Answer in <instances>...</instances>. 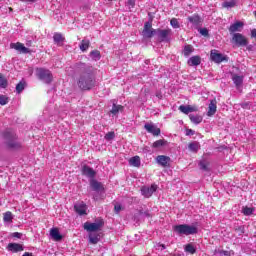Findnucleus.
Returning a JSON list of instances; mask_svg holds the SVG:
<instances>
[{
  "instance_id": "16",
  "label": "nucleus",
  "mask_w": 256,
  "mask_h": 256,
  "mask_svg": "<svg viewBox=\"0 0 256 256\" xmlns=\"http://www.w3.org/2000/svg\"><path fill=\"white\" fill-rule=\"evenodd\" d=\"M74 211L78 213V215H87V204L84 202H78L74 205Z\"/></svg>"
},
{
  "instance_id": "48",
  "label": "nucleus",
  "mask_w": 256,
  "mask_h": 256,
  "mask_svg": "<svg viewBox=\"0 0 256 256\" xmlns=\"http://www.w3.org/2000/svg\"><path fill=\"white\" fill-rule=\"evenodd\" d=\"M126 5L128 7H135V0H127Z\"/></svg>"
},
{
  "instance_id": "25",
  "label": "nucleus",
  "mask_w": 256,
  "mask_h": 256,
  "mask_svg": "<svg viewBox=\"0 0 256 256\" xmlns=\"http://www.w3.org/2000/svg\"><path fill=\"white\" fill-rule=\"evenodd\" d=\"M54 43L58 45V47H63V42L65 41V37L61 33H55L53 36Z\"/></svg>"
},
{
  "instance_id": "15",
  "label": "nucleus",
  "mask_w": 256,
  "mask_h": 256,
  "mask_svg": "<svg viewBox=\"0 0 256 256\" xmlns=\"http://www.w3.org/2000/svg\"><path fill=\"white\" fill-rule=\"evenodd\" d=\"M156 161L158 165H161V167H169V163H171V157L159 155L156 157Z\"/></svg>"
},
{
  "instance_id": "12",
  "label": "nucleus",
  "mask_w": 256,
  "mask_h": 256,
  "mask_svg": "<svg viewBox=\"0 0 256 256\" xmlns=\"http://www.w3.org/2000/svg\"><path fill=\"white\" fill-rule=\"evenodd\" d=\"M158 186L156 184H152L151 187H142L141 188V193L144 197H146V199H149V197H151L155 191H157Z\"/></svg>"
},
{
  "instance_id": "24",
  "label": "nucleus",
  "mask_w": 256,
  "mask_h": 256,
  "mask_svg": "<svg viewBox=\"0 0 256 256\" xmlns=\"http://www.w3.org/2000/svg\"><path fill=\"white\" fill-rule=\"evenodd\" d=\"M50 235L54 241H61V239H63V235H61V233H59L58 228L51 229Z\"/></svg>"
},
{
  "instance_id": "26",
  "label": "nucleus",
  "mask_w": 256,
  "mask_h": 256,
  "mask_svg": "<svg viewBox=\"0 0 256 256\" xmlns=\"http://www.w3.org/2000/svg\"><path fill=\"white\" fill-rule=\"evenodd\" d=\"M165 145H167V140H165V139H160V140H156V141L152 144V148H153V149H161V147H165Z\"/></svg>"
},
{
  "instance_id": "28",
  "label": "nucleus",
  "mask_w": 256,
  "mask_h": 256,
  "mask_svg": "<svg viewBox=\"0 0 256 256\" xmlns=\"http://www.w3.org/2000/svg\"><path fill=\"white\" fill-rule=\"evenodd\" d=\"M189 119L192 123H195V125H199V123L203 121V117L199 115H193V114L189 115Z\"/></svg>"
},
{
  "instance_id": "58",
  "label": "nucleus",
  "mask_w": 256,
  "mask_h": 256,
  "mask_svg": "<svg viewBox=\"0 0 256 256\" xmlns=\"http://www.w3.org/2000/svg\"><path fill=\"white\" fill-rule=\"evenodd\" d=\"M108 1H113V0H108Z\"/></svg>"
},
{
  "instance_id": "27",
  "label": "nucleus",
  "mask_w": 256,
  "mask_h": 256,
  "mask_svg": "<svg viewBox=\"0 0 256 256\" xmlns=\"http://www.w3.org/2000/svg\"><path fill=\"white\" fill-rule=\"evenodd\" d=\"M129 163L132 167H141V158L139 156H134L130 158Z\"/></svg>"
},
{
  "instance_id": "49",
  "label": "nucleus",
  "mask_w": 256,
  "mask_h": 256,
  "mask_svg": "<svg viewBox=\"0 0 256 256\" xmlns=\"http://www.w3.org/2000/svg\"><path fill=\"white\" fill-rule=\"evenodd\" d=\"M242 109H251V104L249 102L241 104Z\"/></svg>"
},
{
  "instance_id": "10",
  "label": "nucleus",
  "mask_w": 256,
  "mask_h": 256,
  "mask_svg": "<svg viewBox=\"0 0 256 256\" xmlns=\"http://www.w3.org/2000/svg\"><path fill=\"white\" fill-rule=\"evenodd\" d=\"M144 129L147 131V133L154 135V137H159V135H161V129L155 126V124L146 123L144 125Z\"/></svg>"
},
{
  "instance_id": "31",
  "label": "nucleus",
  "mask_w": 256,
  "mask_h": 256,
  "mask_svg": "<svg viewBox=\"0 0 256 256\" xmlns=\"http://www.w3.org/2000/svg\"><path fill=\"white\" fill-rule=\"evenodd\" d=\"M186 253H190L191 255H195L197 253V250L195 249V246L193 244H187L184 248Z\"/></svg>"
},
{
  "instance_id": "34",
  "label": "nucleus",
  "mask_w": 256,
  "mask_h": 256,
  "mask_svg": "<svg viewBox=\"0 0 256 256\" xmlns=\"http://www.w3.org/2000/svg\"><path fill=\"white\" fill-rule=\"evenodd\" d=\"M89 45H91V42L89 40H82L80 44V49L85 52L87 49H89Z\"/></svg>"
},
{
  "instance_id": "8",
  "label": "nucleus",
  "mask_w": 256,
  "mask_h": 256,
  "mask_svg": "<svg viewBox=\"0 0 256 256\" xmlns=\"http://www.w3.org/2000/svg\"><path fill=\"white\" fill-rule=\"evenodd\" d=\"M156 31L157 30L153 29V24L151 22H146L144 24V29L142 31V35L146 39H151V37H153V35H155Z\"/></svg>"
},
{
  "instance_id": "47",
  "label": "nucleus",
  "mask_w": 256,
  "mask_h": 256,
  "mask_svg": "<svg viewBox=\"0 0 256 256\" xmlns=\"http://www.w3.org/2000/svg\"><path fill=\"white\" fill-rule=\"evenodd\" d=\"M218 253L219 255H223V256H231V252L228 250H219Z\"/></svg>"
},
{
  "instance_id": "3",
  "label": "nucleus",
  "mask_w": 256,
  "mask_h": 256,
  "mask_svg": "<svg viewBox=\"0 0 256 256\" xmlns=\"http://www.w3.org/2000/svg\"><path fill=\"white\" fill-rule=\"evenodd\" d=\"M3 138L5 139V146L9 151H19V149L23 148V145L18 140L17 134L13 130L4 131Z\"/></svg>"
},
{
  "instance_id": "51",
  "label": "nucleus",
  "mask_w": 256,
  "mask_h": 256,
  "mask_svg": "<svg viewBox=\"0 0 256 256\" xmlns=\"http://www.w3.org/2000/svg\"><path fill=\"white\" fill-rule=\"evenodd\" d=\"M186 135L189 136V135H195V130L193 129H186Z\"/></svg>"
},
{
  "instance_id": "33",
  "label": "nucleus",
  "mask_w": 256,
  "mask_h": 256,
  "mask_svg": "<svg viewBox=\"0 0 256 256\" xmlns=\"http://www.w3.org/2000/svg\"><path fill=\"white\" fill-rule=\"evenodd\" d=\"M188 149L190 151H193V153H197V151H199V143L198 142L189 143Z\"/></svg>"
},
{
  "instance_id": "42",
  "label": "nucleus",
  "mask_w": 256,
  "mask_h": 256,
  "mask_svg": "<svg viewBox=\"0 0 256 256\" xmlns=\"http://www.w3.org/2000/svg\"><path fill=\"white\" fill-rule=\"evenodd\" d=\"M253 211H254L253 208H249V207H244L243 208V214L244 215H253Z\"/></svg>"
},
{
  "instance_id": "46",
  "label": "nucleus",
  "mask_w": 256,
  "mask_h": 256,
  "mask_svg": "<svg viewBox=\"0 0 256 256\" xmlns=\"http://www.w3.org/2000/svg\"><path fill=\"white\" fill-rule=\"evenodd\" d=\"M235 231L238 233V235H243V233H245V228L243 226H239L235 228Z\"/></svg>"
},
{
  "instance_id": "6",
  "label": "nucleus",
  "mask_w": 256,
  "mask_h": 256,
  "mask_svg": "<svg viewBox=\"0 0 256 256\" xmlns=\"http://www.w3.org/2000/svg\"><path fill=\"white\" fill-rule=\"evenodd\" d=\"M232 43H235L237 47H247L249 40L241 33H234L232 35Z\"/></svg>"
},
{
  "instance_id": "14",
  "label": "nucleus",
  "mask_w": 256,
  "mask_h": 256,
  "mask_svg": "<svg viewBox=\"0 0 256 256\" xmlns=\"http://www.w3.org/2000/svg\"><path fill=\"white\" fill-rule=\"evenodd\" d=\"M82 175H84L85 177H89V179H95L97 172H95L94 169L89 167L88 165H84L82 167Z\"/></svg>"
},
{
  "instance_id": "56",
  "label": "nucleus",
  "mask_w": 256,
  "mask_h": 256,
  "mask_svg": "<svg viewBox=\"0 0 256 256\" xmlns=\"http://www.w3.org/2000/svg\"><path fill=\"white\" fill-rule=\"evenodd\" d=\"M144 215H145V217H151V214H149L148 211H145V212H144Z\"/></svg>"
},
{
  "instance_id": "17",
  "label": "nucleus",
  "mask_w": 256,
  "mask_h": 256,
  "mask_svg": "<svg viewBox=\"0 0 256 256\" xmlns=\"http://www.w3.org/2000/svg\"><path fill=\"white\" fill-rule=\"evenodd\" d=\"M7 249L12 253H19L21 251H24L23 245L19 243H9Z\"/></svg>"
},
{
  "instance_id": "40",
  "label": "nucleus",
  "mask_w": 256,
  "mask_h": 256,
  "mask_svg": "<svg viewBox=\"0 0 256 256\" xmlns=\"http://www.w3.org/2000/svg\"><path fill=\"white\" fill-rule=\"evenodd\" d=\"M199 166L202 171H209V164L205 163V161H200Z\"/></svg>"
},
{
  "instance_id": "20",
  "label": "nucleus",
  "mask_w": 256,
  "mask_h": 256,
  "mask_svg": "<svg viewBox=\"0 0 256 256\" xmlns=\"http://www.w3.org/2000/svg\"><path fill=\"white\" fill-rule=\"evenodd\" d=\"M189 67H197L201 65V56H192L187 61Z\"/></svg>"
},
{
  "instance_id": "32",
  "label": "nucleus",
  "mask_w": 256,
  "mask_h": 256,
  "mask_svg": "<svg viewBox=\"0 0 256 256\" xmlns=\"http://www.w3.org/2000/svg\"><path fill=\"white\" fill-rule=\"evenodd\" d=\"M235 5H237V2H235V0L225 1L222 3V7H224L225 9H232V7H235Z\"/></svg>"
},
{
  "instance_id": "36",
  "label": "nucleus",
  "mask_w": 256,
  "mask_h": 256,
  "mask_svg": "<svg viewBox=\"0 0 256 256\" xmlns=\"http://www.w3.org/2000/svg\"><path fill=\"white\" fill-rule=\"evenodd\" d=\"M3 220L5 221V223H11L13 221V213H11L10 211L4 213Z\"/></svg>"
},
{
  "instance_id": "19",
  "label": "nucleus",
  "mask_w": 256,
  "mask_h": 256,
  "mask_svg": "<svg viewBox=\"0 0 256 256\" xmlns=\"http://www.w3.org/2000/svg\"><path fill=\"white\" fill-rule=\"evenodd\" d=\"M188 21L193 25V27H199L201 25V17L199 16V14L189 16Z\"/></svg>"
},
{
  "instance_id": "2",
  "label": "nucleus",
  "mask_w": 256,
  "mask_h": 256,
  "mask_svg": "<svg viewBox=\"0 0 256 256\" xmlns=\"http://www.w3.org/2000/svg\"><path fill=\"white\" fill-rule=\"evenodd\" d=\"M105 226V221L103 219H97L95 223H91L89 221L85 222L83 225L84 231L89 233L88 239L91 245H97L101 238L104 237L105 234L101 232V229Z\"/></svg>"
},
{
  "instance_id": "18",
  "label": "nucleus",
  "mask_w": 256,
  "mask_h": 256,
  "mask_svg": "<svg viewBox=\"0 0 256 256\" xmlns=\"http://www.w3.org/2000/svg\"><path fill=\"white\" fill-rule=\"evenodd\" d=\"M243 25L244 24L241 21L235 22L229 27V33L234 35L235 33H237V31H241V29H243Z\"/></svg>"
},
{
  "instance_id": "45",
  "label": "nucleus",
  "mask_w": 256,
  "mask_h": 256,
  "mask_svg": "<svg viewBox=\"0 0 256 256\" xmlns=\"http://www.w3.org/2000/svg\"><path fill=\"white\" fill-rule=\"evenodd\" d=\"M9 103L8 97H0V105H7Z\"/></svg>"
},
{
  "instance_id": "52",
  "label": "nucleus",
  "mask_w": 256,
  "mask_h": 256,
  "mask_svg": "<svg viewBox=\"0 0 256 256\" xmlns=\"http://www.w3.org/2000/svg\"><path fill=\"white\" fill-rule=\"evenodd\" d=\"M21 236H22V234L19 233V232H14V233L12 234V237H15L16 239H21Z\"/></svg>"
},
{
  "instance_id": "43",
  "label": "nucleus",
  "mask_w": 256,
  "mask_h": 256,
  "mask_svg": "<svg viewBox=\"0 0 256 256\" xmlns=\"http://www.w3.org/2000/svg\"><path fill=\"white\" fill-rule=\"evenodd\" d=\"M141 215H145V211L138 210L137 213L134 214V221H139V217H141Z\"/></svg>"
},
{
  "instance_id": "21",
  "label": "nucleus",
  "mask_w": 256,
  "mask_h": 256,
  "mask_svg": "<svg viewBox=\"0 0 256 256\" xmlns=\"http://www.w3.org/2000/svg\"><path fill=\"white\" fill-rule=\"evenodd\" d=\"M179 111H181V113H184V115H189V113L197 111V107L181 105L179 106Z\"/></svg>"
},
{
  "instance_id": "39",
  "label": "nucleus",
  "mask_w": 256,
  "mask_h": 256,
  "mask_svg": "<svg viewBox=\"0 0 256 256\" xmlns=\"http://www.w3.org/2000/svg\"><path fill=\"white\" fill-rule=\"evenodd\" d=\"M170 25H172L173 29H179L180 27L179 21L177 20V18L171 19Z\"/></svg>"
},
{
  "instance_id": "4",
  "label": "nucleus",
  "mask_w": 256,
  "mask_h": 256,
  "mask_svg": "<svg viewBox=\"0 0 256 256\" xmlns=\"http://www.w3.org/2000/svg\"><path fill=\"white\" fill-rule=\"evenodd\" d=\"M174 231L178 235H197V227L188 224H180L174 226Z\"/></svg>"
},
{
  "instance_id": "9",
  "label": "nucleus",
  "mask_w": 256,
  "mask_h": 256,
  "mask_svg": "<svg viewBox=\"0 0 256 256\" xmlns=\"http://www.w3.org/2000/svg\"><path fill=\"white\" fill-rule=\"evenodd\" d=\"M211 60L214 63H223V61H229V58L221 53H218L217 50L211 51L210 53Z\"/></svg>"
},
{
  "instance_id": "37",
  "label": "nucleus",
  "mask_w": 256,
  "mask_h": 256,
  "mask_svg": "<svg viewBox=\"0 0 256 256\" xmlns=\"http://www.w3.org/2000/svg\"><path fill=\"white\" fill-rule=\"evenodd\" d=\"M8 82H7V78H5V76H3V74L0 73V87L2 89L7 88Z\"/></svg>"
},
{
  "instance_id": "59",
  "label": "nucleus",
  "mask_w": 256,
  "mask_h": 256,
  "mask_svg": "<svg viewBox=\"0 0 256 256\" xmlns=\"http://www.w3.org/2000/svg\"><path fill=\"white\" fill-rule=\"evenodd\" d=\"M0 97H3V95H1Z\"/></svg>"
},
{
  "instance_id": "23",
  "label": "nucleus",
  "mask_w": 256,
  "mask_h": 256,
  "mask_svg": "<svg viewBox=\"0 0 256 256\" xmlns=\"http://www.w3.org/2000/svg\"><path fill=\"white\" fill-rule=\"evenodd\" d=\"M90 187L93 191H101V189H103V184L92 178L90 180Z\"/></svg>"
},
{
  "instance_id": "13",
  "label": "nucleus",
  "mask_w": 256,
  "mask_h": 256,
  "mask_svg": "<svg viewBox=\"0 0 256 256\" xmlns=\"http://www.w3.org/2000/svg\"><path fill=\"white\" fill-rule=\"evenodd\" d=\"M217 113V98L210 101L208 105L207 117H213Z\"/></svg>"
},
{
  "instance_id": "57",
  "label": "nucleus",
  "mask_w": 256,
  "mask_h": 256,
  "mask_svg": "<svg viewBox=\"0 0 256 256\" xmlns=\"http://www.w3.org/2000/svg\"><path fill=\"white\" fill-rule=\"evenodd\" d=\"M144 91H147V88H144Z\"/></svg>"
},
{
  "instance_id": "38",
  "label": "nucleus",
  "mask_w": 256,
  "mask_h": 256,
  "mask_svg": "<svg viewBox=\"0 0 256 256\" xmlns=\"http://www.w3.org/2000/svg\"><path fill=\"white\" fill-rule=\"evenodd\" d=\"M104 139H106V141H113V139H115V132L114 131L108 132L104 136Z\"/></svg>"
},
{
  "instance_id": "44",
  "label": "nucleus",
  "mask_w": 256,
  "mask_h": 256,
  "mask_svg": "<svg viewBox=\"0 0 256 256\" xmlns=\"http://www.w3.org/2000/svg\"><path fill=\"white\" fill-rule=\"evenodd\" d=\"M199 33L202 34L203 37H209V30H207V28L200 29Z\"/></svg>"
},
{
  "instance_id": "11",
  "label": "nucleus",
  "mask_w": 256,
  "mask_h": 256,
  "mask_svg": "<svg viewBox=\"0 0 256 256\" xmlns=\"http://www.w3.org/2000/svg\"><path fill=\"white\" fill-rule=\"evenodd\" d=\"M10 48L19 51V53H23L24 55H27V53H31V49L25 47V45H23V43L21 42L11 43Z\"/></svg>"
},
{
  "instance_id": "30",
  "label": "nucleus",
  "mask_w": 256,
  "mask_h": 256,
  "mask_svg": "<svg viewBox=\"0 0 256 256\" xmlns=\"http://www.w3.org/2000/svg\"><path fill=\"white\" fill-rule=\"evenodd\" d=\"M232 81L234 82L236 87L243 85V77L241 76L234 75L232 77Z\"/></svg>"
},
{
  "instance_id": "1",
  "label": "nucleus",
  "mask_w": 256,
  "mask_h": 256,
  "mask_svg": "<svg viewBox=\"0 0 256 256\" xmlns=\"http://www.w3.org/2000/svg\"><path fill=\"white\" fill-rule=\"evenodd\" d=\"M74 69L80 74L79 80H78V87L82 89V91H90V89H93L95 85H97V80H95V69L93 66L83 63V62H77L74 64Z\"/></svg>"
},
{
  "instance_id": "7",
  "label": "nucleus",
  "mask_w": 256,
  "mask_h": 256,
  "mask_svg": "<svg viewBox=\"0 0 256 256\" xmlns=\"http://www.w3.org/2000/svg\"><path fill=\"white\" fill-rule=\"evenodd\" d=\"M155 35H157L161 43L169 41V35H171V29H156Z\"/></svg>"
},
{
  "instance_id": "5",
  "label": "nucleus",
  "mask_w": 256,
  "mask_h": 256,
  "mask_svg": "<svg viewBox=\"0 0 256 256\" xmlns=\"http://www.w3.org/2000/svg\"><path fill=\"white\" fill-rule=\"evenodd\" d=\"M36 75L40 81L46 83V85H51L53 83V73L49 69L38 68L36 69Z\"/></svg>"
},
{
  "instance_id": "54",
  "label": "nucleus",
  "mask_w": 256,
  "mask_h": 256,
  "mask_svg": "<svg viewBox=\"0 0 256 256\" xmlns=\"http://www.w3.org/2000/svg\"><path fill=\"white\" fill-rule=\"evenodd\" d=\"M251 35H252V37H254V39H256V29H253L251 31Z\"/></svg>"
},
{
  "instance_id": "35",
  "label": "nucleus",
  "mask_w": 256,
  "mask_h": 256,
  "mask_svg": "<svg viewBox=\"0 0 256 256\" xmlns=\"http://www.w3.org/2000/svg\"><path fill=\"white\" fill-rule=\"evenodd\" d=\"M191 53H193V46L186 45L183 50L184 57H189V55H191Z\"/></svg>"
},
{
  "instance_id": "41",
  "label": "nucleus",
  "mask_w": 256,
  "mask_h": 256,
  "mask_svg": "<svg viewBox=\"0 0 256 256\" xmlns=\"http://www.w3.org/2000/svg\"><path fill=\"white\" fill-rule=\"evenodd\" d=\"M25 89V83L20 82L16 85V91L17 93H21Z\"/></svg>"
},
{
  "instance_id": "22",
  "label": "nucleus",
  "mask_w": 256,
  "mask_h": 256,
  "mask_svg": "<svg viewBox=\"0 0 256 256\" xmlns=\"http://www.w3.org/2000/svg\"><path fill=\"white\" fill-rule=\"evenodd\" d=\"M124 109L125 107L123 105L113 103L110 113L112 115H118V113H123Z\"/></svg>"
},
{
  "instance_id": "50",
  "label": "nucleus",
  "mask_w": 256,
  "mask_h": 256,
  "mask_svg": "<svg viewBox=\"0 0 256 256\" xmlns=\"http://www.w3.org/2000/svg\"><path fill=\"white\" fill-rule=\"evenodd\" d=\"M121 209H123V207L121 206V204H116V205L114 206V211H115L116 213H119V212L121 211Z\"/></svg>"
},
{
  "instance_id": "55",
  "label": "nucleus",
  "mask_w": 256,
  "mask_h": 256,
  "mask_svg": "<svg viewBox=\"0 0 256 256\" xmlns=\"http://www.w3.org/2000/svg\"><path fill=\"white\" fill-rule=\"evenodd\" d=\"M22 256H34L31 252H25Z\"/></svg>"
},
{
  "instance_id": "53",
  "label": "nucleus",
  "mask_w": 256,
  "mask_h": 256,
  "mask_svg": "<svg viewBox=\"0 0 256 256\" xmlns=\"http://www.w3.org/2000/svg\"><path fill=\"white\" fill-rule=\"evenodd\" d=\"M22 3H36L37 0H20Z\"/></svg>"
},
{
  "instance_id": "29",
  "label": "nucleus",
  "mask_w": 256,
  "mask_h": 256,
  "mask_svg": "<svg viewBox=\"0 0 256 256\" xmlns=\"http://www.w3.org/2000/svg\"><path fill=\"white\" fill-rule=\"evenodd\" d=\"M90 57L93 61H99L101 59V52L99 50H93L90 52Z\"/></svg>"
}]
</instances>
